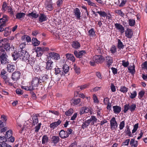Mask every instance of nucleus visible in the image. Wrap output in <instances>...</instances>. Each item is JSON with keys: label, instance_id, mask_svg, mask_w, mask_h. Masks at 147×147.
Listing matches in <instances>:
<instances>
[{"label": "nucleus", "instance_id": "58", "mask_svg": "<svg viewBox=\"0 0 147 147\" xmlns=\"http://www.w3.org/2000/svg\"><path fill=\"white\" fill-rule=\"evenodd\" d=\"M16 93L18 95H22L23 93V91L20 88H17L16 90Z\"/></svg>", "mask_w": 147, "mask_h": 147}, {"label": "nucleus", "instance_id": "61", "mask_svg": "<svg viewBox=\"0 0 147 147\" xmlns=\"http://www.w3.org/2000/svg\"><path fill=\"white\" fill-rule=\"evenodd\" d=\"M4 81H5V83L7 84H8L11 86L13 85V84L12 82H10V80L9 78H8L7 79Z\"/></svg>", "mask_w": 147, "mask_h": 147}, {"label": "nucleus", "instance_id": "15", "mask_svg": "<svg viewBox=\"0 0 147 147\" xmlns=\"http://www.w3.org/2000/svg\"><path fill=\"white\" fill-rule=\"evenodd\" d=\"M125 36L126 37L129 38H132L133 34L132 29L127 28L125 32Z\"/></svg>", "mask_w": 147, "mask_h": 147}, {"label": "nucleus", "instance_id": "4", "mask_svg": "<svg viewBox=\"0 0 147 147\" xmlns=\"http://www.w3.org/2000/svg\"><path fill=\"white\" fill-rule=\"evenodd\" d=\"M93 60L97 64H101L105 61V58L101 55H96L93 56Z\"/></svg>", "mask_w": 147, "mask_h": 147}, {"label": "nucleus", "instance_id": "2", "mask_svg": "<svg viewBox=\"0 0 147 147\" xmlns=\"http://www.w3.org/2000/svg\"><path fill=\"white\" fill-rule=\"evenodd\" d=\"M72 129L70 128H68L66 131L61 129L59 133V136L61 138L65 139L68 138L69 135L72 133Z\"/></svg>", "mask_w": 147, "mask_h": 147}, {"label": "nucleus", "instance_id": "42", "mask_svg": "<svg viewBox=\"0 0 147 147\" xmlns=\"http://www.w3.org/2000/svg\"><path fill=\"white\" fill-rule=\"evenodd\" d=\"M90 123L88 120L84 121L82 125V128L83 129H84L85 128H87Z\"/></svg>", "mask_w": 147, "mask_h": 147}, {"label": "nucleus", "instance_id": "14", "mask_svg": "<svg viewBox=\"0 0 147 147\" xmlns=\"http://www.w3.org/2000/svg\"><path fill=\"white\" fill-rule=\"evenodd\" d=\"M21 53L22 54L21 57L22 58L23 57V59H23V61H26L28 60L30 56L28 53L26 51L22 50Z\"/></svg>", "mask_w": 147, "mask_h": 147}, {"label": "nucleus", "instance_id": "27", "mask_svg": "<svg viewBox=\"0 0 147 147\" xmlns=\"http://www.w3.org/2000/svg\"><path fill=\"white\" fill-rule=\"evenodd\" d=\"M81 102V99L79 98H73L71 100V105H77Z\"/></svg>", "mask_w": 147, "mask_h": 147}, {"label": "nucleus", "instance_id": "60", "mask_svg": "<svg viewBox=\"0 0 147 147\" xmlns=\"http://www.w3.org/2000/svg\"><path fill=\"white\" fill-rule=\"evenodd\" d=\"M30 93L31 94V98H32L33 99L35 100L36 99L37 97L36 94L33 91H30Z\"/></svg>", "mask_w": 147, "mask_h": 147}, {"label": "nucleus", "instance_id": "1", "mask_svg": "<svg viewBox=\"0 0 147 147\" xmlns=\"http://www.w3.org/2000/svg\"><path fill=\"white\" fill-rule=\"evenodd\" d=\"M10 45L9 42L8 40L6 38L0 40V51L1 52H5L10 51Z\"/></svg>", "mask_w": 147, "mask_h": 147}, {"label": "nucleus", "instance_id": "33", "mask_svg": "<svg viewBox=\"0 0 147 147\" xmlns=\"http://www.w3.org/2000/svg\"><path fill=\"white\" fill-rule=\"evenodd\" d=\"M41 80L43 82H47L50 81L49 76L47 74L43 75V76H42Z\"/></svg>", "mask_w": 147, "mask_h": 147}, {"label": "nucleus", "instance_id": "11", "mask_svg": "<svg viewBox=\"0 0 147 147\" xmlns=\"http://www.w3.org/2000/svg\"><path fill=\"white\" fill-rule=\"evenodd\" d=\"M105 59L106 65L107 66L108 68H109L113 63V58L109 56H107L106 57Z\"/></svg>", "mask_w": 147, "mask_h": 147}, {"label": "nucleus", "instance_id": "13", "mask_svg": "<svg viewBox=\"0 0 147 147\" xmlns=\"http://www.w3.org/2000/svg\"><path fill=\"white\" fill-rule=\"evenodd\" d=\"M60 140L59 136L55 135L53 136L51 138V142L53 143L55 145H56Z\"/></svg>", "mask_w": 147, "mask_h": 147}, {"label": "nucleus", "instance_id": "38", "mask_svg": "<svg viewBox=\"0 0 147 147\" xmlns=\"http://www.w3.org/2000/svg\"><path fill=\"white\" fill-rule=\"evenodd\" d=\"M25 15V14L23 12L18 13L16 15V19H20Z\"/></svg>", "mask_w": 147, "mask_h": 147}, {"label": "nucleus", "instance_id": "19", "mask_svg": "<svg viewBox=\"0 0 147 147\" xmlns=\"http://www.w3.org/2000/svg\"><path fill=\"white\" fill-rule=\"evenodd\" d=\"M39 21L40 22L46 21L47 19V16L43 13H40L38 18Z\"/></svg>", "mask_w": 147, "mask_h": 147}, {"label": "nucleus", "instance_id": "40", "mask_svg": "<svg viewBox=\"0 0 147 147\" xmlns=\"http://www.w3.org/2000/svg\"><path fill=\"white\" fill-rule=\"evenodd\" d=\"M96 13H98L100 17L105 18L107 16V13L105 11L100 10L99 11L96 12Z\"/></svg>", "mask_w": 147, "mask_h": 147}, {"label": "nucleus", "instance_id": "50", "mask_svg": "<svg viewBox=\"0 0 147 147\" xmlns=\"http://www.w3.org/2000/svg\"><path fill=\"white\" fill-rule=\"evenodd\" d=\"M63 69L65 73H67L69 69V67L67 64H65L63 66Z\"/></svg>", "mask_w": 147, "mask_h": 147}, {"label": "nucleus", "instance_id": "32", "mask_svg": "<svg viewBox=\"0 0 147 147\" xmlns=\"http://www.w3.org/2000/svg\"><path fill=\"white\" fill-rule=\"evenodd\" d=\"M130 144L131 147H137L138 145V142L135 141L134 138H132L130 141Z\"/></svg>", "mask_w": 147, "mask_h": 147}, {"label": "nucleus", "instance_id": "3", "mask_svg": "<svg viewBox=\"0 0 147 147\" xmlns=\"http://www.w3.org/2000/svg\"><path fill=\"white\" fill-rule=\"evenodd\" d=\"M136 108V105L135 104H132L130 105L129 103L126 104L124 105L123 111L124 113H126L129 110L131 112H133L135 110Z\"/></svg>", "mask_w": 147, "mask_h": 147}, {"label": "nucleus", "instance_id": "52", "mask_svg": "<svg viewBox=\"0 0 147 147\" xmlns=\"http://www.w3.org/2000/svg\"><path fill=\"white\" fill-rule=\"evenodd\" d=\"M42 125L41 123H38L35 127V131L36 132H38L39 130L40 129L41 126Z\"/></svg>", "mask_w": 147, "mask_h": 147}, {"label": "nucleus", "instance_id": "16", "mask_svg": "<svg viewBox=\"0 0 147 147\" xmlns=\"http://www.w3.org/2000/svg\"><path fill=\"white\" fill-rule=\"evenodd\" d=\"M6 68L7 71L9 73H11L14 71L16 68V67L14 64H7Z\"/></svg>", "mask_w": 147, "mask_h": 147}, {"label": "nucleus", "instance_id": "6", "mask_svg": "<svg viewBox=\"0 0 147 147\" xmlns=\"http://www.w3.org/2000/svg\"><path fill=\"white\" fill-rule=\"evenodd\" d=\"M49 55L47 57L48 59H52L55 60H57L59 59L60 58V55L54 52H51L49 53Z\"/></svg>", "mask_w": 147, "mask_h": 147}, {"label": "nucleus", "instance_id": "62", "mask_svg": "<svg viewBox=\"0 0 147 147\" xmlns=\"http://www.w3.org/2000/svg\"><path fill=\"white\" fill-rule=\"evenodd\" d=\"M87 2L88 5H89L92 6L94 7H96V6L95 4L91 2L90 0H88Z\"/></svg>", "mask_w": 147, "mask_h": 147}, {"label": "nucleus", "instance_id": "7", "mask_svg": "<svg viewBox=\"0 0 147 147\" xmlns=\"http://www.w3.org/2000/svg\"><path fill=\"white\" fill-rule=\"evenodd\" d=\"M21 75V73L20 71H16L12 73L11 78L13 81H16L20 79Z\"/></svg>", "mask_w": 147, "mask_h": 147}, {"label": "nucleus", "instance_id": "20", "mask_svg": "<svg viewBox=\"0 0 147 147\" xmlns=\"http://www.w3.org/2000/svg\"><path fill=\"white\" fill-rule=\"evenodd\" d=\"M11 30L10 27L9 26L5 28L4 30V35L5 36L9 35L11 34Z\"/></svg>", "mask_w": 147, "mask_h": 147}, {"label": "nucleus", "instance_id": "26", "mask_svg": "<svg viewBox=\"0 0 147 147\" xmlns=\"http://www.w3.org/2000/svg\"><path fill=\"white\" fill-rule=\"evenodd\" d=\"M27 16L30 17L31 18H32L36 19L39 16L38 14L37 13L32 12L31 13H29L27 15Z\"/></svg>", "mask_w": 147, "mask_h": 147}, {"label": "nucleus", "instance_id": "30", "mask_svg": "<svg viewBox=\"0 0 147 147\" xmlns=\"http://www.w3.org/2000/svg\"><path fill=\"white\" fill-rule=\"evenodd\" d=\"M66 57L67 59L70 60L72 62H74L75 61V58L73 55L67 53L66 54Z\"/></svg>", "mask_w": 147, "mask_h": 147}, {"label": "nucleus", "instance_id": "21", "mask_svg": "<svg viewBox=\"0 0 147 147\" xmlns=\"http://www.w3.org/2000/svg\"><path fill=\"white\" fill-rule=\"evenodd\" d=\"M88 85L87 84H85L83 85H82L79 86H78L77 87V90L78 91H77L75 92V93H76L77 94H78L79 92L80 91L86 88L88 86Z\"/></svg>", "mask_w": 147, "mask_h": 147}, {"label": "nucleus", "instance_id": "23", "mask_svg": "<svg viewBox=\"0 0 147 147\" xmlns=\"http://www.w3.org/2000/svg\"><path fill=\"white\" fill-rule=\"evenodd\" d=\"M114 113L115 114H119L121 110V108L119 106H114L113 107Z\"/></svg>", "mask_w": 147, "mask_h": 147}, {"label": "nucleus", "instance_id": "57", "mask_svg": "<svg viewBox=\"0 0 147 147\" xmlns=\"http://www.w3.org/2000/svg\"><path fill=\"white\" fill-rule=\"evenodd\" d=\"M125 123L124 121H122L120 123L119 125V128L120 130L122 129L125 126Z\"/></svg>", "mask_w": 147, "mask_h": 147}, {"label": "nucleus", "instance_id": "18", "mask_svg": "<svg viewBox=\"0 0 147 147\" xmlns=\"http://www.w3.org/2000/svg\"><path fill=\"white\" fill-rule=\"evenodd\" d=\"M61 123V121L60 120H58V121L57 122H55L51 123L49 126L51 128L53 129L57 127Z\"/></svg>", "mask_w": 147, "mask_h": 147}, {"label": "nucleus", "instance_id": "48", "mask_svg": "<svg viewBox=\"0 0 147 147\" xmlns=\"http://www.w3.org/2000/svg\"><path fill=\"white\" fill-rule=\"evenodd\" d=\"M12 135V131L11 130H9L6 132L5 136L6 138H7L11 137Z\"/></svg>", "mask_w": 147, "mask_h": 147}, {"label": "nucleus", "instance_id": "17", "mask_svg": "<svg viewBox=\"0 0 147 147\" xmlns=\"http://www.w3.org/2000/svg\"><path fill=\"white\" fill-rule=\"evenodd\" d=\"M53 61L50 59H48V61L46 63V66L45 69L47 70H51L53 67Z\"/></svg>", "mask_w": 147, "mask_h": 147}, {"label": "nucleus", "instance_id": "41", "mask_svg": "<svg viewBox=\"0 0 147 147\" xmlns=\"http://www.w3.org/2000/svg\"><path fill=\"white\" fill-rule=\"evenodd\" d=\"M33 120L32 124L34 125L36 124H37L38 121V119L37 117V115H35L32 117Z\"/></svg>", "mask_w": 147, "mask_h": 147}, {"label": "nucleus", "instance_id": "29", "mask_svg": "<svg viewBox=\"0 0 147 147\" xmlns=\"http://www.w3.org/2000/svg\"><path fill=\"white\" fill-rule=\"evenodd\" d=\"M71 45L73 48L76 49H79L80 46V43L76 41L72 42Z\"/></svg>", "mask_w": 147, "mask_h": 147}, {"label": "nucleus", "instance_id": "24", "mask_svg": "<svg viewBox=\"0 0 147 147\" xmlns=\"http://www.w3.org/2000/svg\"><path fill=\"white\" fill-rule=\"evenodd\" d=\"M36 51L37 53V56L38 57L41 56L43 53L42 48L40 47H37L35 48Z\"/></svg>", "mask_w": 147, "mask_h": 147}, {"label": "nucleus", "instance_id": "54", "mask_svg": "<svg viewBox=\"0 0 147 147\" xmlns=\"http://www.w3.org/2000/svg\"><path fill=\"white\" fill-rule=\"evenodd\" d=\"M115 13L121 16H123L124 15V14L121 10H116L115 11Z\"/></svg>", "mask_w": 147, "mask_h": 147}, {"label": "nucleus", "instance_id": "37", "mask_svg": "<svg viewBox=\"0 0 147 147\" xmlns=\"http://www.w3.org/2000/svg\"><path fill=\"white\" fill-rule=\"evenodd\" d=\"M49 141V138L47 135H44L42 136V144H45L47 143Z\"/></svg>", "mask_w": 147, "mask_h": 147}, {"label": "nucleus", "instance_id": "28", "mask_svg": "<svg viewBox=\"0 0 147 147\" xmlns=\"http://www.w3.org/2000/svg\"><path fill=\"white\" fill-rule=\"evenodd\" d=\"M9 19L8 17L6 15H3V18L0 19V24L2 23H6L8 21Z\"/></svg>", "mask_w": 147, "mask_h": 147}, {"label": "nucleus", "instance_id": "49", "mask_svg": "<svg viewBox=\"0 0 147 147\" xmlns=\"http://www.w3.org/2000/svg\"><path fill=\"white\" fill-rule=\"evenodd\" d=\"M130 95H129V97L131 99L135 98L137 95V92L136 91H133L132 92H130Z\"/></svg>", "mask_w": 147, "mask_h": 147}, {"label": "nucleus", "instance_id": "9", "mask_svg": "<svg viewBox=\"0 0 147 147\" xmlns=\"http://www.w3.org/2000/svg\"><path fill=\"white\" fill-rule=\"evenodd\" d=\"M53 4L51 1L46 0L45 3V8L48 10L51 11L53 9Z\"/></svg>", "mask_w": 147, "mask_h": 147}, {"label": "nucleus", "instance_id": "34", "mask_svg": "<svg viewBox=\"0 0 147 147\" xmlns=\"http://www.w3.org/2000/svg\"><path fill=\"white\" fill-rule=\"evenodd\" d=\"M128 89V88L125 86H122L120 87L119 91L123 93H125L127 92Z\"/></svg>", "mask_w": 147, "mask_h": 147}, {"label": "nucleus", "instance_id": "36", "mask_svg": "<svg viewBox=\"0 0 147 147\" xmlns=\"http://www.w3.org/2000/svg\"><path fill=\"white\" fill-rule=\"evenodd\" d=\"M32 43L34 46H36L39 45L40 43V42L36 38H33L32 39Z\"/></svg>", "mask_w": 147, "mask_h": 147}, {"label": "nucleus", "instance_id": "43", "mask_svg": "<svg viewBox=\"0 0 147 147\" xmlns=\"http://www.w3.org/2000/svg\"><path fill=\"white\" fill-rule=\"evenodd\" d=\"M73 113V110L71 108L69 109L67 111H66L65 114L66 116H70Z\"/></svg>", "mask_w": 147, "mask_h": 147}, {"label": "nucleus", "instance_id": "59", "mask_svg": "<svg viewBox=\"0 0 147 147\" xmlns=\"http://www.w3.org/2000/svg\"><path fill=\"white\" fill-rule=\"evenodd\" d=\"M0 147H12V146L4 142L0 144Z\"/></svg>", "mask_w": 147, "mask_h": 147}, {"label": "nucleus", "instance_id": "53", "mask_svg": "<svg viewBox=\"0 0 147 147\" xmlns=\"http://www.w3.org/2000/svg\"><path fill=\"white\" fill-rule=\"evenodd\" d=\"M128 69L130 71V72L131 74H133L135 72V67L134 65L133 66H131V67H128Z\"/></svg>", "mask_w": 147, "mask_h": 147}, {"label": "nucleus", "instance_id": "12", "mask_svg": "<svg viewBox=\"0 0 147 147\" xmlns=\"http://www.w3.org/2000/svg\"><path fill=\"white\" fill-rule=\"evenodd\" d=\"M115 28L118 30L121 34H123L125 31L124 27L120 24L116 23L115 24Z\"/></svg>", "mask_w": 147, "mask_h": 147}, {"label": "nucleus", "instance_id": "8", "mask_svg": "<svg viewBox=\"0 0 147 147\" xmlns=\"http://www.w3.org/2000/svg\"><path fill=\"white\" fill-rule=\"evenodd\" d=\"M41 83V82H40V79L38 77H35L33 78L30 84L36 87H38L39 84Z\"/></svg>", "mask_w": 147, "mask_h": 147}, {"label": "nucleus", "instance_id": "51", "mask_svg": "<svg viewBox=\"0 0 147 147\" xmlns=\"http://www.w3.org/2000/svg\"><path fill=\"white\" fill-rule=\"evenodd\" d=\"M110 51L112 53H114L117 51V48L116 47L113 45L111 47L110 49Z\"/></svg>", "mask_w": 147, "mask_h": 147}, {"label": "nucleus", "instance_id": "5", "mask_svg": "<svg viewBox=\"0 0 147 147\" xmlns=\"http://www.w3.org/2000/svg\"><path fill=\"white\" fill-rule=\"evenodd\" d=\"M7 56L5 52L0 53V60L1 63L2 64H6L9 63V60L7 58Z\"/></svg>", "mask_w": 147, "mask_h": 147}, {"label": "nucleus", "instance_id": "56", "mask_svg": "<svg viewBox=\"0 0 147 147\" xmlns=\"http://www.w3.org/2000/svg\"><path fill=\"white\" fill-rule=\"evenodd\" d=\"M122 65L124 67H127L129 64V62L128 61H126L125 60H123L122 61Z\"/></svg>", "mask_w": 147, "mask_h": 147}, {"label": "nucleus", "instance_id": "10", "mask_svg": "<svg viewBox=\"0 0 147 147\" xmlns=\"http://www.w3.org/2000/svg\"><path fill=\"white\" fill-rule=\"evenodd\" d=\"M110 122V126L112 129L113 130L117 128L118 126L115 117H113L112 118Z\"/></svg>", "mask_w": 147, "mask_h": 147}, {"label": "nucleus", "instance_id": "31", "mask_svg": "<svg viewBox=\"0 0 147 147\" xmlns=\"http://www.w3.org/2000/svg\"><path fill=\"white\" fill-rule=\"evenodd\" d=\"M87 120L90 123H91V125H93L95 122H96L97 119L95 116H92L90 119Z\"/></svg>", "mask_w": 147, "mask_h": 147}, {"label": "nucleus", "instance_id": "25", "mask_svg": "<svg viewBox=\"0 0 147 147\" xmlns=\"http://www.w3.org/2000/svg\"><path fill=\"white\" fill-rule=\"evenodd\" d=\"M124 132L125 133V135L126 136H128L129 137H132V136L130 130L129 126L128 125H126Z\"/></svg>", "mask_w": 147, "mask_h": 147}, {"label": "nucleus", "instance_id": "47", "mask_svg": "<svg viewBox=\"0 0 147 147\" xmlns=\"http://www.w3.org/2000/svg\"><path fill=\"white\" fill-rule=\"evenodd\" d=\"M118 40L117 47L119 49H123L124 47L123 43L119 39H118Z\"/></svg>", "mask_w": 147, "mask_h": 147}, {"label": "nucleus", "instance_id": "45", "mask_svg": "<svg viewBox=\"0 0 147 147\" xmlns=\"http://www.w3.org/2000/svg\"><path fill=\"white\" fill-rule=\"evenodd\" d=\"M128 22L129 26H134L135 24V20L133 19H129Z\"/></svg>", "mask_w": 147, "mask_h": 147}, {"label": "nucleus", "instance_id": "35", "mask_svg": "<svg viewBox=\"0 0 147 147\" xmlns=\"http://www.w3.org/2000/svg\"><path fill=\"white\" fill-rule=\"evenodd\" d=\"M11 56L14 60H16L19 59L18 55V52L14 51L11 53Z\"/></svg>", "mask_w": 147, "mask_h": 147}, {"label": "nucleus", "instance_id": "39", "mask_svg": "<svg viewBox=\"0 0 147 147\" xmlns=\"http://www.w3.org/2000/svg\"><path fill=\"white\" fill-rule=\"evenodd\" d=\"M88 35L92 37L96 35L95 31L93 28H91L88 31Z\"/></svg>", "mask_w": 147, "mask_h": 147}, {"label": "nucleus", "instance_id": "22", "mask_svg": "<svg viewBox=\"0 0 147 147\" xmlns=\"http://www.w3.org/2000/svg\"><path fill=\"white\" fill-rule=\"evenodd\" d=\"M74 13L75 16L78 19H80L81 12L79 9L78 8H76L74 10Z\"/></svg>", "mask_w": 147, "mask_h": 147}, {"label": "nucleus", "instance_id": "44", "mask_svg": "<svg viewBox=\"0 0 147 147\" xmlns=\"http://www.w3.org/2000/svg\"><path fill=\"white\" fill-rule=\"evenodd\" d=\"M74 68L75 72L78 74H79L80 73V69L79 67L77 66L76 64L74 65Z\"/></svg>", "mask_w": 147, "mask_h": 147}, {"label": "nucleus", "instance_id": "63", "mask_svg": "<svg viewBox=\"0 0 147 147\" xmlns=\"http://www.w3.org/2000/svg\"><path fill=\"white\" fill-rule=\"evenodd\" d=\"M5 26L6 24L4 23H2L1 24L0 26V32H1L4 30L5 29L3 28V27H5Z\"/></svg>", "mask_w": 147, "mask_h": 147}, {"label": "nucleus", "instance_id": "46", "mask_svg": "<svg viewBox=\"0 0 147 147\" xmlns=\"http://www.w3.org/2000/svg\"><path fill=\"white\" fill-rule=\"evenodd\" d=\"M145 93L144 91L142 90L140 91L138 94V98L141 100H142V98L144 95Z\"/></svg>", "mask_w": 147, "mask_h": 147}, {"label": "nucleus", "instance_id": "64", "mask_svg": "<svg viewBox=\"0 0 147 147\" xmlns=\"http://www.w3.org/2000/svg\"><path fill=\"white\" fill-rule=\"evenodd\" d=\"M130 139H126L125 142H123L122 143V146H127L130 142Z\"/></svg>", "mask_w": 147, "mask_h": 147}, {"label": "nucleus", "instance_id": "55", "mask_svg": "<svg viewBox=\"0 0 147 147\" xmlns=\"http://www.w3.org/2000/svg\"><path fill=\"white\" fill-rule=\"evenodd\" d=\"M7 7L9 8V7L7 6V4L6 2L4 1L3 2L2 5V9L4 11H5L7 9Z\"/></svg>", "mask_w": 147, "mask_h": 147}]
</instances>
